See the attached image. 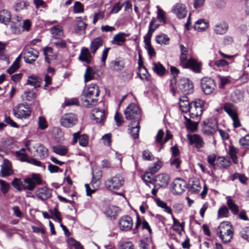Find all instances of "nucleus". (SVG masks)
<instances>
[{
  "label": "nucleus",
  "mask_w": 249,
  "mask_h": 249,
  "mask_svg": "<svg viewBox=\"0 0 249 249\" xmlns=\"http://www.w3.org/2000/svg\"><path fill=\"white\" fill-rule=\"evenodd\" d=\"M99 92V87L96 84H91L86 87L81 94L83 105L89 108L95 106L98 102Z\"/></svg>",
  "instance_id": "obj_1"
},
{
  "label": "nucleus",
  "mask_w": 249,
  "mask_h": 249,
  "mask_svg": "<svg viewBox=\"0 0 249 249\" xmlns=\"http://www.w3.org/2000/svg\"><path fill=\"white\" fill-rule=\"evenodd\" d=\"M181 54L180 56V65L184 68H190L194 72L199 73L201 71L202 63L194 59H187L188 50L182 44L180 45Z\"/></svg>",
  "instance_id": "obj_2"
},
{
  "label": "nucleus",
  "mask_w": 249,
  "mask_h": 249,
  "mask_svg": "<svg viewBox=\"0 0 249 249\" xmlns=\"http://www.w3.org/2000/svg\"><path fill=\"white\" fill-rule=\"evenodd\" d=\"M217 234L224 243L231 241L233 235L232 227L228 222L220 223L217 230Z\"/></svg>",
  "instance_id": "obj_3"
},
{
  "label": "nucleus",
  "mask_w": 249,
  "mask_h": 249,
  "mask_svg": "<svg viewBox=\"0 0 249 249\" xmlns=\"http://www.w3.org/2000/svg\"><path fill=\"white\" fill-rule=\"evenodd\" d=\"M223 108L231 118L234 128H237L241 126L238 116L237 108L233 104L229 102L225 103L223 105Z\"/></svg>",
  "instance_id": "obj_4"
},
{
  "label": "nucleus",
  "mask_w": 249,
  "mask_h": 249,
  "mask_svg": "<svg viewBox=\"0 0 249 249\" xmlns=\"http://www.w3.org/2000/svg\"><path fill=\"white\" fill-rule=\"evenodd\" d=\"M203 106V102L201 100H197L191 103L188 112L192 119L199 120L202 113Z\"/></svg>",
  "instance_id": "obj_5"
},
{
  "label": "nucleus",
  "mask_w": 249,
  "mask_h": 249,
  "mask_svg": "<svg viewBox=\"0 0 249 249\" xmlns=\"http://www.w3.org/2000/svg\"><path fill=\"white\" fill-rule=\"evenodd\" d=\"M13 114L17 118L27 119L31 116V110L28 105L20 104L13 108Z\"/></svg>",
  "instance_id": "obj_6"
},
{
  "label": "nucleus",
  "mask_w": 249,
  "mask_h": 249,
  "mask_svg": "<svg viewBox=\"0 0 249 249\" xmlns=\"http://www.w3.org/2000/svg\"><path fill=\"white\" fill-rule=\"evenodd\" d=\"M124 178L117 175L108 178L105 182L106 187L109 190H118L123 185Z\"/></svg>",
  "instance_id": "obj_7"
},
{
  "label": "nucleus",
  "mask_w": 249,
  "mask_h": 249,
  "mask_svg": "<svg viewBox=\"0 0 249 249\" xmlns=\"http://www.w3.org/2000/svg\"><path fill=\"white\" fill-rule=\"evenodd\" d=\"M78 119L75 114L68 113L64 114L60 118L61 125L66 128H70L74 126L77 123Z\"/></svg>",
  "instance_id": "obj_8"
},
{
  "label": "nucleus",
  "mask_w": 249,
  "mask_h": 249,
  "mask_svg": "<svg viewBox=\"0 0 249 249\" xmlns=\"http://www.w3.org/2000/svg\"><path fill=\"white\" fill-rule=\"evenodd\" d=\"M216 84L212 78L205 77L201 80V88L202 91L206 94H211L215 89Z\"/></svg>",
  "instance_id": "obj_9"
},
{
  "label": "nucleus",
  "mask_w": 249,
  "mask_h": 249,
  "mask_svg": "<svg viewBox=\"0 0 249 249\" xmlns=\"http://www.w3.org/2000/svg\"><path fill=\"white\" fill-rule=\"evenodd\" d=\"M141 109L138 106L135 104H130L124 111L125 118L128 120H131L137 118L141 114Z\"/></svg>",
  "instance_id": "obj_10"
},
{
  "label": "nucleus",
  "mask_w": 249,
  "mask_h": 249,
  "mask_svg": "<svg viewBox=\"0 0 249 249\" xmlns=\"http://www.w3.org/2000/svg\"><path fill=\"white\" fill-rule=\"evenodd\" d=\"M203 132L207 135H213L217 130V123L216 119L212 118L204 122Z\"/></svg>",
  "instance_id": "obj_11"
},
{
  "label": "nucleus",
  "mask_w": 249,
  "mask_h": 249,
  "mask_svg": "<svg viewBox=\"0 0 249 249\" xmlns=\"http://www.w3.org/2000/svg\"><path fill=\"white\" fill-rule=\"evenodd\" d=\"M178 88L184 94H189L193 92L194 85L188 78H183L179 80Z\"/></svg>",
  "instance_id": "obj_12"
},
{
  "label": "nucleus",
  "mask_w": 249,
  "mask_h": 249,
  "mask_svg": "<svg viewBox=\"0 0 249 249\" xmlns=\"http://www.w3.org/2000/svg\"><path fill=\"white\" fill-rule=\"evenodd\" d=\"M24 59L26 63L32 64L38 57L39 53L33 48H25L23 51Z\"/></svg>",
  "instance_id": "obj_13"
},
{
  "label": "nucleus",
  "mask_w": 249,
  "mask_h": 249,
  "mask_svg": "<svg viewBox=\"0 0 249 249\" xmlns=\"http://www.w3.org/2000/svg\"><path fill=\"white\" fill-rule=\"evenodd\" d=\"M102 178L101 172L98 171L97 175L95 176L94 173H92V179L91 182L92 186L93 188V190H90L89 184H86L85 187L87 191V196H90L91 194L95 191V190L97 189L100 185V179Z\"/></svg>",
  "instance_id": "obj_14"
},
{
  "label": "nucleus",
  "mask_w": 249,
  "mask_h": 249,
  "mask_svg": "<svg viewBox=\"0 0 249 249\" xmlns=\"http://www.w3.org/2000/svg\"><path fill=\"white\" fill-rule=\"evenodd\" d=\"M170 177L168 175L162 173L156 176L154 179V183L156 184V186L158 188H166L169 182Z\"/></svg>",
  "instance_id": "obj_15"
},
{
  "label": "nucleus",
  "mask_w": 249,
  "mask_h": 249,
  "mask_svg": "<svg viewBox=\"0 0 249 249\" xmlns=\"http://www.w3.org/2000/svg\"><path fill=\"white\" fill-rule=\"evenodd\" d=\"M133 225V222L131 217L127 215L122 216L119 222V228L123 231L130 230Z\"/></svg>",
  "instance_id": "obj_16"
},
{
  "label": "nucleus",
  "mask_w": 249,
  "mask_h": 249,
  "mask_svg": "<svg viewBox=\"0 0 249 249\" xmlns=\"http://www.w3.org/2000/svg\"><path fill=\"white\" fill-rule=\"evenodd\" d=\"M186 185V183L183 179L177 178L172 183L173 192L175 194H180L185 191Z\"/></svg>",
  "instance_id": "obj_17"
},
{
  "label": "nucleus",
  "mask_w": 249,
  "mask_h": 249,
  "mask_svg": "<svg viewBox=\"0 0 249 249\" xmlns=\"http://www.w3.org/2000/svg\"><path fill=\"white\" fill-rule=\"evenodd\" d=\"M172 11L180 19L184 18L187 13L185 5L182 3H177L173 7Z\"/></svg>",
  "instance_id": "obj_18"
},
{
  "label": "nucleus",
  "mask_w": 249,
  "mask_h": 249,
  "mask_svg": "<svg viewBox=\"0 0 249 249\" xmlns=\"http://www.w3.org/2000/svg\"><path fill=\"white\" fill-rule=\"evenodd\" d=\"M129 35V34H126L124 32H119L114 36L111 43L112 44L119 46H123L126 40V37L128 36Z\"/></svg>",
  "instance_id": "obj_19"
},
{
  "label": "nucleus",
  "mask_w": 249,
  "mask_h": 249,
  "mask_svg": "<svg viewBox=\"0 0 249 249\" xmlns=\"http://www.w3.org/2000/svg\"><path fill=\"white\" fill-rule=\"evenodd\" d=\"M92 115L96 123H102L106 119L105 109L96 107L92 110Z\"/></svg>",
  "instance_id": "obj_20"
},
{
  "label": "nucleus",
  "mask_w": 249,
  "mask_h": 249,
  "mask_svg": "<svg viewBox=\"0 0 249 249\" xmlns=\"http://www.w3.org/2000/svg\"><path fill=\"white\" fill-rule=\"evenodd\" d=\"M91 54V52H89L88 48L83 47L81 50L78 59L80 61L85 62L87 64H89L91 63L92 59Z\"/></svg>",
  "instance_id": "obj_21"
},
{
  "label": "nucleus",
  "mask_w": 249,
  "mask_h": 249,
  "mask_svg": "<svg viewBox=\"0 0 249 249\" xmlns=\"http://www.w3.org/2000/svg\"><path fill=\"white\" fill-rule=\"evenodd\" d=\"M13 170L11 162L7 159L3 160V164L1 165L0 175L2 177L9 176L13 174Z\"/></svg>",
  "instance_id": "obj_22"
},
{
  "label": "nucleus",
  "mask_w": 249,
  "mask_h": 249,
  "mask_svg": "<svg viewBox=\"0 0 249 249\" xmlns=\"http://www.w3.org/2000/svg\"><path fill=\"white\" fill-rule=\"evenodd\" d=\"M78 140H79V145L82 146H86L88 144V136L86 134L80 135V132H77L73 134V144L76 143Z\"/></svg>",
  "instance_id": "obj_23"
},
{
  "label": "nucleus",
  "mask_w": 249,
  "mask_h": 249,
  "mask_svg": "<svg viewBox=\"0 0 249 249\" xmlns=\"http://www.w3.org/2000/svg\"><path fill=\"white\" fill-rule=\"evenodd\" d=\"M188 139L190 144H195L197 148L203 147L204 142L202 138L197 134L188 135Z\"/></svg>",
  "instance_id": "obj_24"
},
{
  "label": "nucleus",
  "mask_w": 249,
  "mask_h": 249,
  "mask_svg": "<svg viewBox=\"0 0 249 249\" xmlns=\"http://www.w3.org/2000/svg\"><path fill=\"white\" fill-rule=\"evenodd\" d=\"M109 67L112 71H119L124 69V63L121 58H116L110 62Z\"/></svg>",
  "instance_id": "obj_25"
},
{
  "label": "nucleus",
  "mask_w": 249,
  "mask_h": 249,
  "mask_svg": "<svg viewBox=\"0 0 249 249\" xmlns=\"http://www.w3.org/2000/svg\"><path fill=\"white\" fill-rule=\"evenodd\" d=\"M36 193L37 197L42 200L50 197L52 195L51 190L46 187L38 188Z\"/></svg>",
  "instance_id": "obj_26"
},
{
  "label": "nucleus",
  "mask_w": 249,
  "mask_h": 249,
  "mask_svg": "<svg viewBox=\"0 0 249 249\" xmlns=\"http://www.w3.org/2000/svg\"><path fill=\"white\" fill-rule=\"evenodd\" d=\"M103 39L101 37H98L94 38L91 41L89 46L91 53L94 54L97 50L103 45Z\"/></svg>",
  "instance_id": "obj_27"
},
{
  "label": "nucleus",
  "mask_w": 249,
  "mask_h": 249,
  "mask_svg": "<svg viewBox=\"0 0 249 249\" xmlns=\"http://www.w3.org/2000/svg\"><path fill=\"white\" fill-rule=\"evenodd\" d=\"M128 129L130 131L129 133L131 134L133 139H135L139 137V133L140 128V124L138 121L132 122L129 125Z\"/></svg>",
  "instance_id": "obj_28"
},
{
  "label": "nucleus",
  "mask_w": 249,
  "mask_h": 249,
  "mask_svg": "<svg viewBox=\"0 0 249 249\" xmlns=\"http://www.w3.org/2000/svg\"><path fill=\"white\" fill-rule=\"evenodd\" d=\"M228 24L225 22H221L215 24L213 26V31L216 34L223 35L226 33L228 29Z\"/></svg>",
  "instance_id": "obj_29"
},
{
  "label": "nucleus",
  "mask_w": 249,
  "mask_h": 249,
  "mask_svg": "<svg viewBox=\"0 0 249 249\" xmlns=\"http://www.w3.org/2000/svg\"><path fill=\"white\" fill-rule=\"evenodd\" d=\"M180 110L184 113H187L189 110L191 103L189 102L188 98L186 96H182L179 98V102Z\"/></svg>",
  "instance_id": "obj_30"
},
{
  "label": "nucleus",
  "mask_w": 249,
  "mask_h": 249,
  "mask_svg": "<svg viewBox=\"0 0 249 249\" xmlns=\"http://www.w3.org/2000/svg\"><path fill=\"white\" fill-rule=\"evenodd\" d=\"M34 148L36 149L38 156L41 159H44L48 156V149L44 147L43 145L36 144Z\"/></svg>",
  "instance_id": "obj_31"
},
{
  "label": "nucleus",
  "mask_w": 249,
  "mask_h": 249,
  "mask_svg": "<svg viewBox=\"0 0 249 249\" xmlns=\"http://www.w3.org/2000/svg\"><path fill=\"white\" fill-rule=\"evenodd\" d=\"M189 184L192 191L194 193L198 192L201 188L200 181L197 178H191L189 180Z\"/></svg>",
  "instance_id": "obj_32"
},
{
  "label": "nucleus",
  "mask_w": 249,
  "mask_h": 249,
  "mask_svg": "<svg viewBox=\"0 0 249 249\" xmlns=\"http://www.w3.org/2000/svg\"><path fill=\"white\" fill-rule=\"evenodd\" d=\"M208 27V22L203 19L198 20L194 26L196 30L198 32L205 31Z\"/></svg>",
  "instance_id": "obj_33"
},
{
  "label": "nucleus",
  "mask_w": 249,
  "mask_h": 249,
  "mask_svg": "<svg viewBox=\"0 0 249 249\" xmlns=\"http://www.w3.org/2000/svg\"><path fill=\"white\" fill-rule=\"evenodd\" d=\"M10 13L6 10H3L0 11V22L7 24L11 19Z\"/></svg>",
  "instance_id": "obj_34"
},
{
  "label": "nucleus",
  "mask_w": 249,
  "mask_h": 249,
  "mask_svg": "<svg viewBox=\"0 0 249 249\" xmlns=\"http://www.w3.org/2000/svg\"><path fill=\"white\" fill-rule=\"evenodd\" d=\"M87 25V24L82 21L81 17H77L76 23L74 26L75 31L77 33L84 31Z\"/></svg>",
  "instance_id": "obj_35"
},
{
  "label": "nucleus",
  "mask_w": 249,
  "mask_h": 249,
  "mask_svg": "<svg viewBox=\"0 0 249 249\" xmlns=\"http://www.w3.org/2000/svg\"><path fill=\"white\" fill-rule=\"evenodd\" d=\"M139 245L140 249H153V248L151 239L147 238L141 240Z\"/></svg>",
  "instance_id": "obj_36"
},
{
  "label": "nucleus",
  "mask_w": 249,
  "mask_h": 249,
  "mask_svg": "<svg viewBox=\"0 0 249 249\" xmlns=\"http://www.w3.org/2000/svg\"><path fill=\"white\" fill-rule=\"evenodd\" d=\"M153 65V70L155 72L160 76L164 75L166 69L162 64L160 63H154Z\"/></svg>",
  "instance_id": "obj_37"
},
{
  "label": "nucleus",
  "mask_w": 249,
  "mask_h": 249,
  "mask_svg": "<svg viewBox=\"0 0 249 249\" xmlns=\"http://www.w3.org/2000/svg\"><path fill=\"white\" fill-rule=\"evenodd\" d=\"M51 33L52 37L54 39H57L62 36L63 34L62 28L58 25L53 27L51 29Z\"/></svg>",
  "instance_id": "obj_38"
},
{
  "label": "nucleus",
  "mask_w": 249,
  "mask_h": 249,
  "mask_svg": "<svg viewBox=\"0 0 249 249\" xmlns=\"http://www.w3.org/2000/svg\"><path fill=\"white\" fill-rule=\"evenodd\" d=\"M227 200V205L230 210L234 214H236L238 213V206L235 203L234 201L231 199L230 196L226 197Z\"/></svg>",
  "instance_id": "obj_39"
},
{
  "label": "nucleus",
  "mask_w": 249,
  "mask_h": 249,
  "mask_svg": "<svg viewBox=\"0 0 249 249\" xmlns=\"http://www.w3.org/2000/svg\"><path fill=\"white\" fill-rule=\"evenodd\" d=\"M95 71L92 67L88 66L87 67L85 74L84 81L85 83L92 80L94 78Z\"/></svg>",
  "instance_id": "obj_40"
},
{
  "label": "nucleus",
  "mask_w": 249,
  "mask_h": 249,
  "mask_svg": "<svg viewBox=\"0 0 249 249\" xmlns=\"http://www.w3.org/2000/svg\"><path fill=\"white\" fill-rule=\"evenodd\" d=\"M238 152V149L233 145H230L229 147V154L231 156L232 161L234 163H237L238 162L237 157L236 154Z\"/></svg>",
  "instance_id": "obj_41"
},
{
  "label": "nucleus",
  "mask_w": 249,
  "mask_h": 249,
  "mask_svg": "<svg viewBox=\"0 0 249 249\" xmlns=\"http://www.w3.org/2000/svg\"><path fill=\"white\" fill-rule=\"evenodd\" d=\"M41 83V79L36 76H30L29 77L27 81L28 84L33 86L35 88L40 87Z\"/></svg>",
  "instance_id": "obj_42"
},
{
  "label": "nucleus",
  "mask_w": 249,
  "mask_h": 249,
  "mask_svg": "<svg viewBox=\"0 0 249 249\" xmlns=\"http://www.w3.org/2000/svg\"><path fill=\"white\" fill-rule=\"evenodd\" d=\"M170 38L165 34L158 35L156 36V41L158 44L167 45L168 44Z\"/></svg>",
  "instance_id": "obj_43"
},
{
  "label": "nucleus",
  "mask_w": 249,
  "mask_h": 249,
  "mask_svg": "<svg viewBox=\"0 0 249 249\" xmlns=\"http://www.w3.org/2000/svg\"><path fill=\"white\" fill-rule=\"evenodd\" d=\"M184 118L185 120V125L188 129L192 131L196 129L198 123V122L192 121L190 119L187 118L185 116H184Z\"/></svg>",
  "instance_id": "obj_44"
},
{
  "label": "nucleus",
  "mask_w": 249,
  "mask_h": 249,
  "mask_svg": "<svg viewBox=\"0 0 249 249\" xmlns=\"http://www.w3.org/2000/svg\"><path fill=\"white\" fill-rule=\"evenodd\" d=\"M49 212L51 214V216H53L52 218L54 220L57 221L59 223H61L62 222V218L61 217L60 213L57 210L56 207L53 209H50Z\"/></svg>",
  "instance_id": "obj_45"
},
{
  "label": "nucleus",
  "mask_w": 249,
  "mask_h": 249,
  "mask_svg": "<svg viewBox=\"0 0 249 249\" xmlns=\"http://www.w3.org/2000/svg\"><path fill=\"white\" fill-rule=\"evenodd\" d=\"M241 147L247 150L249 149V134H247L239 140Z\"/></svg>",
  "instance_id": "obj_46"
},
{
  "label": "nucleus",
  "mask_w": 249,
  "mask_h": 249,
  "mask_svg": "<svg viewBox=\"0 0 249 249\" xmlns=\"http://www.w3.org/2000/svg\"><path fill=\"white\" fill-rule=\"evenodd\" d=\"M53 151L60 156H64L65 155L67 152L68 150L67 148L64 146L62 145H57L53 147Z\"/></svg>",
  "instance_id": "obj_47"
},
{
  "label": "nucleus",
  "mask_w": 249,
  "mask_h": 249,
  "mask_svg": "<svg viewBox=\"0 0 249 249\" xmlns=\"http://www.w3.org/2000/svg\"><path fill=\"white\" fill-rule=\"evenodd\" d=\"M217 162L220 167L224 168H227L230 165V160L224 157H219L217 159Z\"/></svg>",
  "instance_id": "obj_48"
},
{
  "label": "nucleus",
  "mask_w": 249,
  "mask_h": 249,
  "mask_svg": "<svg viewBox=\"0 0 249 249\" xmlns=\"http://www.w3.org/2000/svg\"><path fill=\"white\" fill-rule=\"evenodd\" d=\"M118 212V208L114 206H109L106 210L107 215L110 218H115Z\"/></svg>",
  "instance_id": "obj_49"
},
{
  "label": "nucleus",
  "mask_w": 249,
  "mask_h": 249,
  "mask_svg": "<svg viewBox=\"0 0 249 249\" xmlns=\"http://www.w3.org/2000/svg\"><path fill=\"white\" fill-rule=\"evenodd\" d=\"M12 184L16 189L18 191L24 190L25 186L20 179L15 178L12 182Z\"/></svg>",
  "instance_id": "obj_50"
},
{
  "label": "nucleus",
  "mask_w": 249,
  "mask_h": 249,
  "mask_svg": "<svg viewBox=\"0 0 249 249\" xmlns=\"http://www.w3.org/2000/svg\"><path fill=\"white\" fill-rule=\"evenodd\" d=\"M157 205L163 209L164 211L168 213L172 214L171 209L167 206L166 203L161 200L160 199H157Z\"/></svg>",
  "instance_id": "obj_51"
},
{
  "label": "nucleus",
  "mask_w": 249,
  "mask_h": 249,
  "mask_svg": "<svg viewBox=\"0 0 249 249\" xmlns=\"http://www.w3.org/2000/svg\"><path fill=\"white\" fill-rule=\"evenodd\" d=\"M229 214V212L228 208L225 206L220 207L217 213V217L218 218L227 217Z\"/></svg>",
  "instance_id": "obj_52"
},
{
  "label": "nucleus",
  "mask_w": 249,
  "mask_h": 249,
  "mask_svg": "<svg viewBox=\"0 0 249 249\" xmlns=\"http://www.w3.org/2000/svg\"><path fill=\"white\" fill-rule=\"evenodd\" d=\"M24 182L27 184V185L25 186L24 190H28L32 191L34 190L36 186L35 182L30 178H26L24 179Z\"/></svg>",
  "instance_id": "obj_53"
},
{
  "label": "nucleus",
  "mask_w": 249,
  "mask_h": 249,
  "mask_svg": "<svg viewBox=\"0 0 249 249\" xmlns=\"http://www.w3.org/2000/svg\"><path fill=\"white\" fill-rule=\"evenodd\" d=\"M139 72H138V74L139 77L143 81L148 80V73L146 69V68L144 67H142L139 69Z\"/></svg>",
  "instance_id": "obj_54"
},
{
  "label": "nucleus",
  "mask_w": 249,
  "mask_h": 249,
  "mask_svg": "<svg viewBox=\"0 0 249 249\" xmlns=\"http://www.w3.org/2000/svg\"><path fill=\"white\" fill-rule=\"evenodd\" d=\"M43 53L45 55V61L50 63V57L53 55V49L51 47H47L43 49Z\"/></svg>",
  "instance_id": "obj_55"
},
{
  "label": "nucleus",
  "mask_w": 249,
  "mask_h": 249,
  "mask_svg": "<svg viewBox=\"0 0 249 249\" xmlns=\"http://www.w3.org/2000/svg\"><path fill=\"white\" fill-rule=\"evenodd\" d=\"M38 127L41 130H44L48 126L46 119L43 116L38 117Z\"/></svg>",
  "instance_id": "obj_56"
},
{
  "label": "nucleus",
  "mask_w": 249,
  "mask_h": 249,
  "mask_svg": "<svg viewBox=\"0 0 249 249\" xmlns=\"http://www.w3.org/2000/svg\"><path fill=\"white\" fill-rule=\"evenodd\" d=\"M68 243L70 245L74 247L75 249H84L80 243L72 238L69 239Z\"/></svg>",
  "instance_id": "obj_57"
},
{
  "label": "nucleus",
  "mask_w": 249,
  "mask_h": 249,
  "mask_svg": "<svg viewBox=\"0 0 249 249\" xmlns=\"http://www.w3.org/2000/svg\"><path fill=\"white\" fill-rule=\"evenodd\" d=\"M142 158L143 160H153L154 156L148 150H145L142 152Z\"/></svg>",
  "instance_id": "obj_58"
},
{
  "label": "nucleus",
  "mask_w": 249,
  "mask_h": 249,
  "mask_svg": "<svg viewBox=\"0 0 249 249\" xmlns=\"http://www.w3.org/2000/svg\"><path fill=\"white\" fill-rule=\"evenodd\" d=\"M73 12L75 13H83L84 7L82 4L79 1H76L73 6Z\"/></svg>",
  "instance_id": "obj_59"
},
{
  "label": "nucleus",
  "mask_w": 249,
  "mask_h": 249,
  "mask_svg": "<svg viewBox=\"0 0 249 249\" xmlns=\"http://www.w3.org/2000/svg\"><path fill=\"white\" fill-rule=\"evenodd\" d=\"M161 166V163L160 161H157L154 163L153 166L149 168L150 173L153 175L160 169Z\"/></svg>",
  "instance_id": "obj_60"
},
{
  "label": "nucleus",
  "mask_w": 249,
  "mask_h": 249,
  "mask_svg": "<svg viewBox=\"0 0 249 249\" xmlns=\"http://www.w3.org/2000/svg\"><path fill=\"white\" fill-rule=\"evenodd\" d=\"M0 184L1 185V191L3 194H6L8 192L9 189L10 185L9 183L6 181L0 180Z\"/></svg>",
  "instance_id": "obj_61"
},
{
  "label": "nucleus",
  "mask_w": 249,
  "mask_h": 249,
  "mask_svg": "<svg viewBox=\"0 0 249 249\" xmlns=\"http://www.w3.org/2000/svg\"><path fill=\"white\" fill-rule=\"evenodd\" d=\"M152 175L149 172L143 176V180L147 185H148V183H154V179L152 178Z\"/></svg>",
  "instance_id": "obj_62"
},
{
  "label": "nucleus",
  "mask_w": 249,
  "mask_h": 249,
  "mask_svg": "<svg viewBox=\"0 0 249 249\" xmlns=\"http://www.w3.org/2000/svg\"><path fill=\"white\" fill-rule=\"evenodd\" d=\"M240 234L243 238L249 241V227L243 229Z\"/></svg>",
  "instance_id": "obj_63"
},
{
  "label": "nucleus",
  "mask_w": 249,
  "mask_h": 249,
  "mask_svg": "<svg viewBox=\"0 0 249 249\" xmlns=\"http://www.w3.org/2000/svg\"><path fill=\"white\" fill-rule=\"evenodd\" d=\"M120 249H134L133 243L131 242L123 243L120 247Z\"/></svg>",
  "instance_id": "obj_64"
}]
</instances>
